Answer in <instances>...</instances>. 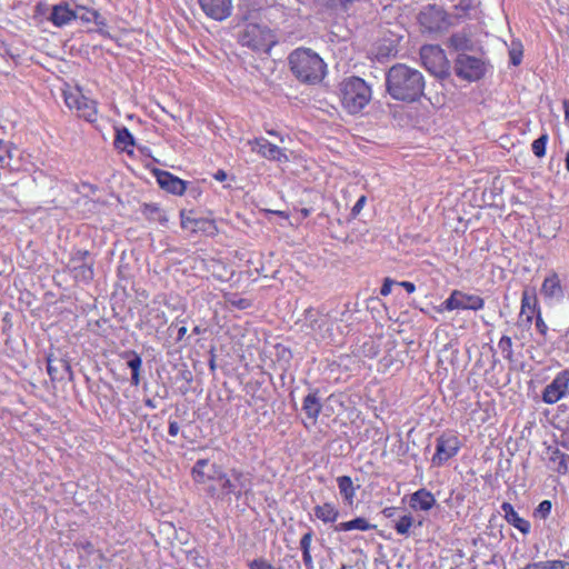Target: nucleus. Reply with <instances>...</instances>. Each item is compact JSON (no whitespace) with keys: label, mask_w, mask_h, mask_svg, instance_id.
Listing matches in <instances>:
<instances>
[{"label":"nucleus","mask_w":569,"mask_h":569,"mask_svg":"<svg viewBox=\"0 0 569 569\" xmlns=\"http://www.w3.org/2000/svg\"><path fill=\"white\" fill-rule=\"evenodd\" d=\"M425 86L423 74L403 63L392 66L386 74L387 92L398 101H419L423 96Z\"/></svg>","instance_id":"1"},{"label":"nucleus","mask_w":569,"mask_h":569,"mask_svg":"<svg viewBox=\"0 0 569 569\" xmlns=\"http://www.w3.org/2000/svg\"><path fill=\"white\" fill-rule=\"evenodd\" d=\"M290 70L303 83L317 84L326 76L327 64L322 58L311 49L298 48L289 54Z\"/></svg>","instance_id":"2"},{"label":"nucleus","mask_w":569,"mask_h":569,"mask_svg":"<svg viewBox=\"0 0 569 569\" xmlns=\"http://www.w3.org/2000/svg\"><path fill=\"white\" fill-rule=\"evenodd\" d=\"M339 98L349 114L360 113L372 98L371 87L360 77H349L339 83Z\"/></svg>","instance_id":"3"},{"label":"nucleus","mask_w":569,"mask_h":569,"mask_svg":"<svg viewBox=\"0 0 569 569\" xmlns=\"http://www.w3.org/2000/svg\"><path fill=\"white\" fill-rule=\"evenodd\" d=\"M208 479H214L220 482V493L218 499L224 500L230 499L233 496L239 500L242 496H247L252 491V476L243 470L232 468L229 472H222L216 470L213 476H209Z\"/></svg>","instance_id":"4"},{"label":"nucleus","mask_w":569,"mask_h":569,"mask_svg":"<svg viewBox=\"0 0 569 569\" xmlns=\"http://www.w3.org/2000/svg\"><path fill=\"white\" fill-rule=\"evenodd\" d=\"M246 22L239 33V41L242 46L256 51H268L276 44V36L266 24L251 21L249 16H243Z\"/></svg>","instance_id":"5"},{"label":"nucleus","mask_w":569,"mask_h":569,"mask_svg":"<svg viewBox=\"0 0 569 569\" xmlns=\"http://www.w3.org/2000/svg\"><path fill=\"white\" fill-rule=\"evenodd\" d=\"M418 20L423 31L430 33L446 31L456 23L451 14H448L441 7L435 4L421 10Z\"/></svg>","instance_id":"6"},{"label":"nucleus","mask_w":569,"mask_h":569,"mask_svg":"<svg viewBox=\"0 0 569 569\" xmlns=\"http://www.w3.org/2000/svg\"><path fill=\"white\" fill-rule=\"evenodd\" d=\"M64 102L71 110H76L79 117L88 122L97 120V102L86 97L79 88L63 92Z\"/></svg>","instance_id":"7"},{"label":"nucleus","mask_w":569,"mask_h":569,"mask_svg":"<svg viewBox=\"0 0 569 569\" xmlns=\"http://www.w3.org/2000/svg\"><path fill=\"white\" fill-rule=\"evenodd\" d=\"M485 300L477 295L466 293L460 290H453L450 296L441 303L442 311L483 309Z\"/></svg>","instance_id":"8"},{"label":"nucleus","mask_w":569,"mask_h":569,"mask_svg":"<svg viewBox=\"0 0 569 569\" xmlns=\"http://www.w3.org/2000/svg\"><path fill=\"white\" fill-rule=\"evenodd\" d=\"M436 442V452L431 458V462L436 467L443 466L449 459L457 456L462 446L458 436L453 433H442Z\"/></svg>","instance_id":"9"},{"label":"nucleus","mask_w":569,"mask_h":569,"mask_svg":"<svg viewBox=\"0 0 569 569\" xmlns=\"http://www.w3.org/2000/svg\"><path fill=\"white\" fill-rule=\"evenodd\" d=\"M455 71L461 79L476 81L485 76L486 66L479 58L466 53H459L455 61Z\"/></svg>","instance_id":"10"},{"label":"nucleus","mask_w":569,"mask_h":569,"mask_svg":"<svg viewBox=\"0 0 569 569\" xmlns=\"http://www.w3.org/2000/svg\"><path fill=\"white\" fill-rule=\"evenodd\" d=\"M88 258L87 250H76L71 253L68 268L77 281L88 283L93 279V262L88 261Z\"/></svg>","instance_id":"11"},{"label":"nucleus","mask_w":569,"mask_h":569,"mask_svg":"<svg viewBox=\"0 0 569 569\" xmlns=\"http://www.w3.org/2000/svg\"><path fill=\"white\" fill-rule=\"evenodd\" d=\"M569 389V369L562 370L556 375L553 380L547 385L542 391V401L547 405H553L568 395Z\"/></svg>","instance_id":"12"},{"label":"nucleus","mask_w":569,"mask_h":569,"mask_svg":"<svg viewBox=\"0 0 569 569\" xmlns=\"http://www.w3.org/2000/svg\"><path fill=\"white\" fill-rule=\"evenodd\" d=\"M251 150L270 161L288 162L289 158L284 150L269 142L266 138L259 137L248 141Z\"/></svg>","instance_id":"13"},{"label":"nucleus","mask_w":569,"mask_h":569,"mask_svg":"<svg viewBox=\"0 0 569 569\" xmlns=\"http://www.w3.org/2000/svg\"><path fill=\"white\" fill-rule=\"evenodd\" d=\"M540 293L547 301L560 302L565 297V289L559 274L556 271L549 272L542 281Z\"/></svg>","instance_id":"14"},{"label":"nucleus","mask_w":569,"mask_h":569,"mask_svg":"<svg viewBox=\"0 0 569 569\" xmlns=\"http://www.w3.org/2000/svg\"><path fill=\"white\" fill-rule=\"evenodd\" d=\"M198 2L206 16L217 21L227 19L232 11V0H198Z\"/></svg>","instance_id":"15"},{"label":"nucleus","mask_w":569,"mask_h":569,"mask_svg":"<svg viewBox=\"0 0 569 569\" xmlns=\"http://www.w3.org/2000/svg\"><path fill=\"white\" fill-rule=\"evenodd\" d=\"M154 176L161 189L174 196H182L187 190L188 182L164 170H156Z\"/></svg>","instance_id":"16"},{"label":"nucleus","mask_w":569,"mask_h":569,"mask_svg":"<svg viewBox=\"0 0 569 569\" xmlns=\"http://www.w3.org/2000/svg\"><path fill=\"white\" fill-rule=\"evenodd\" d=\"M425 67L433 73L442 70L446 64V56L438 46H423L420 51Z\"/></svg>","instance_id":"17"},{"label":"nucleus","mask_w":569,"mask_h":569,"mask_svg":"<svg viewBox=\"0 0 569 569\" xmlns=\"http://www.w3.org/2000/svg\"><path fill=\"white\" fill-rule=\"evenodd\" d=\"M47 372L52 381H61L66 377L71 380L73 377L70 362L67 359H54L51 356L47 357Z\"/></svg>","instance_id":"18"},{"label":"nucleus","mask_w":569,"mask_h":569,"mask_svg":"<svg viewBox=\"0 0 569 569\" xmlns=\"http://www.w3.org/2000/svg\"><path fill=\"white\" fill-rule=\"evenodd\" d=\"M73 20H77V11L72 10L67 2H60L52 7L49 21L54 27H64Z\"/></svg>","instance_id":"19"},{"label":"nucleus","mask_w":569,"mask_h":569,"mask_svg":"<svg viewBox=\"0 0 569 569\" xmlns=\"http://www.w3.org/2000/svg\"><path fill=\"white\" fill-rule=\"evenodd\" d=\"M501 510L503 512V517L506 521L518 529L521 533L528 535L531 529V525L528 520L520 517L518 512L515 510L511 503L502 502Z\"/></svg>","instance_id":"20"},{"label":"nucleus","mask_w":569,"mask_h":569,"mask_svg":"<svg viewBox=\"0 0 569 569\" xmlns=\"http://www.w3.org/2000/svg\"><path fill=\"white\" fill-rule=\"evenodd\" d=\"M436 502L435 496L425 488L415 491L410 497V507L415 510L429 511Z\"/></svg>","instance_id":"21"},{"label":"nucleus","mask_w":569,"mask_h":569,"mask_svg":"<svg viewBox=\"0 0 569 569\" xmlns=\"http://www.w3.org/2000/svg\"><path fill=\"white\" fill-rule=\"evenodd\" d=\"M121 359L127 361L128 368L131 370V385L137 387L140 385V370L142 359L134 350H126L120 355Z\"/></svg>","instance_id":"22"},{"label":"nucleus","mask_w":569,"mask_h":569,"mask_svg":"<svg viewBox=\"0 0 569 569\" xmlns=\"http://www.w3.org/2000/svg\"><path fill=\"white\" fill-rule=\"evenodd\" d=\"M316 337L326 341L327 343L333 340V322L328 317L316 319L311 323Z\"/></svg>","instance_id":"23"},{"label":"nucleus","mask_w":569,"mask_h":569,"mask_svg":"<svg viewBox=\"0 0 569 569\" xmlns=\"http://www.w3.org/2000/svg\"><path fill=\"white\" fill-rule=\"evenodd\" d=\"M302 410L312 421V423H316L322 410V405L318 396V391H312L305 397L302 402Z\"/></svg>","instance_id":"24"},{"label":"nucleus","mask_w":569,"mask_h":569,"mask_svg":"<svg viewBox=\"0 0 569 569\" xmlns=\"http://www.w3.org/2000/svg\"><path fill=\"white\" fill-rule=\"evenodd\" d=\"M538 301L535 295H530L528 290H525L521 296V308L520 317L526 316V322L530 325L533 319V315H538Z\"/></svg>","instance_id":"25"},{"label":"nucleus","mask_w":569,"mask_h":569,"mask_svg":"<svg viewBox=\"0 0 569 569\" xmlns=\"http://www.w3.org/2000/svg\"><path fill=\"white\" fill-rule=\"evenodd\" d=\"M376 526L371 525L366 518L357 517L349 521H343L335 526V531H351V530H360L368 531L375 529Z\"/></svg>","instance_id":"26"},{"label":"nucleus","mask_w":569,"mask_h":569,"mask_svg":"<svg viewBox=\"0 0 569 569\" xmlns=\"http://www.w3.org/2000/svg\"><path fill=\"white\" fill-rule=\"evenodd\" d=\"M114 147L118 150L131 153L129 148L134 146V138L128 128L121 127L116 130Z\"/></svg>","instance_id":"27"},{"label":"nucleus","mask_w":569,"mask_h":569,"mask_svg":"<svg viewBox=\"0 0 569 569\" xmlns=\"http://www.w3.org/2000/svg\"><path fill=\"white\" fill-rule=\"evenodd\" d=\"M337 483L343 501L351 505L357 493V487L353 486L352 479L349 476H340L337 478Z\"/></svg>","instance_id":"28"},{"label":"nucleus","mask_w":569,"mask_h":569,"mask_svg":"<svg viewBox=\"0 0 569 569\" xmlns=\"http://www.w3.org/2000/svg\"><path fill=\"white\" fill-rule=\"evenodd\" d=\"M315 516L325 523L335 522L339 518L338 508L331 502L318 505L313 509Z\"/></svg>","instance_id":"29"},{"label":"nucleus","mask_w":569,"mask_h":569,"mask_svg":"<svg viewBox=\"0 0 569 569\" xmlns=\"http://www.w3.org/2000/svg\"><path fill=\"white\" fill-rule=\"evenodd\" d=\"M76 11H77V19L81 20L82 22H86V23H89V22H94L99 26H103L104 22L101 18V16L99 14L98 11L93 10V9H89V8H86V7H82V6H78L76 8Z\"/></svg>","instance_id":"30"},{"label":"nucleus","mask_w":569,"mask_h":569,"mask_svg":"<svg viewBox=\"0 0 569 569\" xmlns=\"http://www.w3.org/2000/svg\"><path fill=\"white\" fill-rule=\"evenodd\" d=\"M448 42H449V47H451L452 49H455L457 51H465V50H469L471 48L470 39L465 33H461V32L453 33L449 38Z\"/></svg>","instance_id":"31"},{"label":"nucleus","mask_w":569,"mask_h":569,"mask_svg":"<svg viewBox=\"0 0 569 569\" xmlns=\"http://www.w3.org/2000/svg\"><path fill=\"white\" fill-rule=\"evenodd\" d=\"M16 146L11 141L0 140V166H9L13 158Z\"/></svg>","instance_id":"32"},{"label":"nucleus","mask_w":569,"mask_h":569,"mask_svg":"<svg viewBox=\"0 0 569 569\" xmlns=\"http://www.w3.org/2000/svg\"><path fill=\"white\" fill-rule=\"evenodd\" d=\"M476 6L475 0H460L455 7V13L451 14L452 20L465 19L469 16V11Z\"/></svg>","instance_id":"33"},{"label":"nucleus","mask_w":569,"mask_h":569,"mask_svg":"<svg viewBox=\"0 0 569 569\" xmlns=\"http://www.w3.org/2000/svg\"><path fill=\"white\" fill-rule=\"evenodd\" d=\"M567 458L568 457L563 452L559 451L558 449L552 451L550 461L553 462V465H555L553 470L560 475H565L568 470Z\"/></svg>","instance_id":"34"},{"label":"nucleus","mask_w":569,"mask_h":569,"mask_svg":"<svg viewBox=\"0 0 569 569\" xmlns=\"http://www.w3.org/2000/svg\"><path fill=\"white\" fill-rule=\"evenodd\" d=\"M513 343L509 336H502L498 341V349L501 351L503 358L509 362H513Z\"/></svg>","instance_id":"35"},{"label":"nucleus","mask_w":569,"mask_h":569,"mask_svg":"<svg viewBox=\"0 0 569 569\" xmlns=\"http://www.w3.org/2000/svg\"><path fill=\"white\" fill-rule=\"evenodd\" d=\"M412 525L413 518L410 515H405L395 523V530L398 535L408 536Z\"/></svg>","instance_id":"36"},{"label":"nucleus","mask_w":569,"mask_h":569,"mask_svg":"<svg viewBox=\"0 0 569 569\" xmlns=\"http://www.w3.org/2000/svg\"><path fill=\"white\" fill-rule=\"evenodd\" d=\"M208 463L207 459H199L192 467V476L196 482L203 483L206 481L204 468Z\"/></svg>","instance_id":"37"},{"label":"nucleus","mask_w":569,"mask_h":569,"mask_svg":"<svg viewBox=\"0 0 569 569\" xmlns=\"http://www.w3.org/2000/svg\"><path fill=\"white\" fill-rule=\"evenodd\" d=\"M548 139H549L548 134L543 133L532 142L531 150L536 157L541 158L546 154V146H547Z\"/></svg>","instance_id":"38"},{"label":"nucleus","mask_w":569,"mask_h":569,"mask_svg":"<svg viewBox=\"0 0 569 569\" xmlns=\"http://www.w3.org/2000/svg\"><path fill=\"white\" fill-rule=\"evenodd\" d=\"M551 501L542 500L535 509V516L539 517L540 519H547L551 513Z\"/></svg>","instance_id":"39"},{"label":"nucleus","mask_w":569,"mask_h":569,"mask_svg":"<svg viewBox=\"0 0 569 569\" xmlns=\"http://www.w3.org/2000/svg\"><path fill=\"white\" fill-rule=\"evenodd\" d=\"M143 212L144 214H147L148 217H154L157 216L158 220L160 222H167V219L166 217H163L160 208L156 204V203H148V204H144V209H143Z\"/></svg>","instance_id":"40"},{"label":"nucleus","mask_w":569,"mask_h":569,"mask_svg":"<svg viewBox=\"0 0 569 569\" xmlns=\"http://www.w3.org/2000/svg\"><path fill=\"white\" fill-rule=\"evenodd\" d=\"M509 56H510V62L513 64V66H518L521 63V59H522V50H521V44L518 43L517 46L515 43H512V48L510 49L509 51Z\"/></svg>","instance_id":"41"},{"label":"nucleus","mask_w":569,"mask_h":569,"mask_svg":"<svg viewBox=\"0 0 569 569\" xmlns=\"http://www.w3.org/2000/svg\"><path fill=\"white\" fill-rule=\"evenodd\" d=\"M336 6L342 11L349 12L356 8L357 4L365 2L366 0H335Z\"/></svg>","instance_id":"42"},{"label":"nucleus","mask_w":569,"mask_h":569,"mask_svg":"<svg viewBox=\"0 0 569 569\" xmlns=\"http://www.w3.org/2000/svg\"><path fill=\"white\" fill-rule=\"evenodd\" d=\"M313 531L309 529L300 539V549L302 552L310 551Z\"/></svg>","instance_id":"43"},{"label":"nucleus","mask_w":569,"mask_h":569,"mask_svg":"<svg viewBox=\"0 0 569 569\" xmlns=\"http://www.w3.org/2000/svg\"><path fill=\"white\" fill-rule=\"evenodd\" d=\"M250 569H280L274 566H272L270 562H268L264 559H254L249 563Z\"/></svg>","instance_id":"44"},{"label":"nucleus","mask_w":569,"mask_h":569,"mask_svg":"<svg viewBox=\"0 0 569 569\" xmlns=\"http://www.w3.org/2000/svg\"><path fill=\"white\" fill-rule=\"evenodd\" d=\"M536 328L538 332L541 333L542 336H546L548 332V326L542 319L540 309H538V315L536 316Z\"/></svg>","instance_id":"45"},{"label":"nucleus","mask_w":569,"mask_h":569,"mask_svg":"<svg viewBox=\"0 0 569 569\" xmlns=\"http://www.w3.org/2000/svg\"><path fill=\"white\" fill-rule=\"evenodd\" d=\"M395 283H397V282L395 280H392L391 278H385L381 289H380V295L383 297L389 296L391 293L392 286Z\"/></svg>","instance_id":"46"},{"label":"nucleus","mask_w":569,"mask_h":569,"mask_svg":"<svg viewBox=\"0 0 569 569\" xmlns=\"http://www.w3.org/2000/svg\"><path fill=\"white\" fill-rule=\"evenodd\" d=\"M366 201H367V198L366 196H361L357 202L353 204L352 209H351V214L352 217H357L361 210L363 209L365 204H366Z\"/></svg>","instance_id":"47"},{"label":"nucleus","mask_w":569,"mask_h":569,"mask_svg":"<svg viewBox=\"0 0 569 569\" xmlns=\"http://www.w3.org/2000/svg\"><path fill=\"white\" fill-rule=\"evenodd\" d=\"M179 430H180L179 423L176 420H170L169 427H168V433L171 437H176V436H178Z\"/></svg>","instance_id":"48"},{"label":"nucleus","mask_w":569,"mask_h":569,"mask_svg":"<svg viewBox=\"0 0 569 569\" xmlns=\"http://www.w3.org/2000/svg\"><path fill=\"white\" fill-rule=\"evenodd\" d=\"M302 561L307 569H313V560L310 551L302 552Z\"/></svg>","instance_id":"49"},{"label":"nucleus","mask_w":569,"mask_h":569,"mask_svg":"<svg viewBox=\"0 0 569 569\" xmlns=\"http://www.w3.org/2000/svg\"><path fill=\"white\" fill-rule=\"evenodd\" d=\"M400 287H402L408 293H413L416 291V286L410 281H400L397 282Z\"/></svg>","instance_id":"50"},{"label":"nucleus","mask_w":569,"mask_h":569,"mask_svg":"<svg viewBox=\"0 0 569 569\" xmlns=\"http://www.w3.org/2000/svg\"><path fill=\"white\" fill-rule=\"evenodd\" d=\"M191 224H197L196 220L187 217L184 212H181V226L182 228H189Z\"/></svg>","instance_id":"51"},{"label":"nucleus","mask_w":569,"mask_h":569,"mask_svg":"<svg viewBox=\"0 0 569 569\" xmlns=\"http://www.w3.org/2000/svg\"><path fill=\"white\" fill-rule=\"evenodd\" d=\"M264 131L269 134V136H272V137H276L280 140V142H283L284 141V136L282 133H280L279 131H276L273 129H269V128H264Z\"/></svg>","instance_id":"52"},{"label":"nucleus","mask_w":569,"mask_h":569,"mask_svg":"<svg viewBox=\"0 0 569 569\" xmlns=\"http://www.w3.org/2000/svg\"><path fill=\"white\" fill-rule=\"evenodd\" d=\"M213 178L217 180V181H224L227 179V172L224 170H218L214 174H213Z\"/></svg>","instance_id":"53"},{"label":"nucleus","mask_w":569,"mask_h":569,"mask_svg":"<svg viewBox=\"0 0 569 569\" xmlns=\"http://www.w3.org/2000/svg\"><path fill=\"white\" fill-rule=\"evenodd\" d=\"M186 335H187V327L181 326L177 332V341H181L186 337Z\"/></svg>","instance_id":"54"},{"label":"nucleus","mask_w":569,"mask_h":569,"mask_svg":"<svg viewBox=\"0 0 569 569\" xmlns=\"http://www.w3.org/2000/svg\"><path fill=\"white\" fill-rule=\"evenodd\" d=\"M232 303L234 306H237L238 308H240V309H244V308H247L249 306V303H248V301L246 299H240L237 302L233 301Z\"/></svg>","instance_id":"55"},{"label":"nucleus","mask_w":569,"mask_h":569,"mask_svg":"<svg viewBox=\"0 0 569 569\" xmlns=\"http://www.w3.org/2000/svg\"><path fill=\"white\" fill-rule=\"evenodd\" d=\"M157 319L159 320L160 323L167 322V317L163 311H160V310L157 311Z\"/></svg>","instance_id":"56"},{"label":"nucleus","mask_w":569,"mask_h":569,"mask_svg":"<svg viewBox=\"0 0 569 569\" xmlns=\"http://www.w3.org/2000/svg\"><path fill=\"white\" fill-rule=\"evenodd\" d=\"M563 109H565V120L569 122V100H566L563 102Z\"/></svg>","instance_id":"57"},{"label":"nucleus","mask_w":569,"mask_h":569,"mask_svg":"<svg viewBox=\"0 0 569 569\" xmlns=\"http://www.w3.org/2000/svg\"><path fill=\"white\" fill-rule=\"evenodd\" d=\"M393 511H395V508H385L382 513L386 516V517H391L393 516Z\"/></svg>","instance_id":"58"},{"label":"nucleus","mask_w":569,"mask_h":569,"mask_svg":"<svg viewBox=\"0 0 569 569\" xmlns=\"http://www.w3.org/2000/svg\"><path fill=\"white\" fill-rule=\"evenodd\" d=\"M144 405L148 407V408H151V409H154L157 406H156V402L152 400V399H146L144 400Z\"/></svg>","instance_id":"59"},{"label":"nucleus","mask_w":569,"mask_h":569,"mask_svg":"<svg viewBox=\"0 0 569 569\" xmlns=\"http://www.w3.org/2000/svg\"><path fill=\"white\" fill-rule=\"evenodd\" d=\"M176 323H182V326H186V320L177 317L176 320L171 323V327H173Z\"/></svg>","instance_id":"60"},{"label":"nucleus","mask_w":569,"mask_h":569,"mask_svg":"<svg viewBox=\"0 0 569 569\" xmlns=\"http://www.w3.org/2000/svg\"><path fill=\"white\" fill-rule=\"evenodd\" d=\"M202 332V329L199 327V326H196L193 329H192V333L193 335H200Z\"/></svg>","instance_id":"61"},{"label":"nucleus","mask_w":569,"mask_h":569,"mask_svg":"<svg viewBox=\"0 0 569 569\" xmlns=\"http://www.w3.org/2000/svg\"><path fill=\"white\" fill-rule=\"evenodd\" d=\"M565 161H566V169L569 171V151L566 154Z\"/></svg>","instance_id":"62"},{"label":"nucleus","mask_w":569,"mask_h":569,"mask_svg":"<svg viewBox=\"0 0 569 569\" xmlns=\"http://www.w3.org/2000/svg\"><path fill=\"white\" fill-rule=\"evenodd\" d=\"M214 367H216V366H214V362H213V360H211V361H210V368L213 370V369H214Z\"/></svg>","instance_id":"63"}]
</instances>
